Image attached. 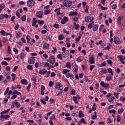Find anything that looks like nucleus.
<instances>
[{
	"mask_svg": "<svg viewBox=\"0 0 125 125\" xmlns=\"http://www.w3.org/2000/svg\"><path fill=\"white\" fill-rule=\"evenodd\" d=\"M26 39L27 40V42H30V41H31V37H30L29 35H27L26 37Z\"/></svg>",
	"mask_w": 125,
	"mask_h": 125,
	"instance_id": "44",
	"label": "nucleus"
},
{
	"mask_svg": "<svg viewBox=\"0 0 125 125\" xmlns=\"http://www.w3.org/2000/svg\"><path fill=\"white\" fill-rule=\"evenodd\" d=\"M81 39H82V37H81V36H79L78 38H77L75 40L76 42H80V41L81 40Z\"/></svg>",
	"mask_w": 125,
	"mask_h": 125,
	"instance_id": "53",
	"label": "nucleus"
},
{
	"mask_svg": "<svg viewBox=\"0 0 125 125\" xmlns=\"http://www.w3.org/2000/svg\"><path fill=\"white\" fill-rule=\"evenodd\" d=\"M61 86H62V84L60 82L57 83L55 85L56 88H60Z\"/></svg>",
	"mask_w": 125,
	"mask_h": 125,
	"instance_id": "15",
	"label": "nucleus"
},
{
	"mask_svg": "<svg viewBox=\"0 0 125 125\" xmlns=\"http://www.w3.org/2000/svg\"><path fill=\"white\" fill-rule=\"evenodd\" d=\"M65 67L66 68H67L68 69H70L71 68V63H70V62L66 63Z\"/></svg>",
	"mask_w": 125,
	"mask_h": 125,
	"instance_id": "33",
	"label": "nucleus"
},
{
	"mask_svg": "<svg viewBox=\"0 0 125 125\" xmlns=\"http://www.w3.org/2000/svg\"><path fill=\"white\" fill-rule=\"evenodd\" d=\"M100 84H101V85H102V86L103 87H104V88L108 87L110 86V84L105 83L103 81H102L101 82Z\"/></svg>",
	"mask_w": 125,
	"mask_h": 125,
	"instance_id": "7",
	"label": "nucleus"
},
{
	"mask_svg": "<svg viewBox=\"0 0 125 125\" xmlns=\"http://www.w3.org/2000/svg\"><path fill=\"white\" fill-rule=\"evenodd\" d=\"M54 28H55V29H59V24L57 23H55V24L53 25Z\"/></svg>",
	"mask_w": 125,
	"mask_h": 125,
	"instance_id": "48",
	"label": "nucleus"
},
{
	"mask_svg": "<svg viewBox=\"0 0 125 125\" xmlns=\"http://www.w3.org/2000/svg\"><path fill=\"white\" fill-rule=\"evenodd\" d=\"M92 20H93V19H92V18H91V17L88 16L85 17V21L86 22L89 23V22H91Z\"/></svg>",
	"mask_w": 125,
	"mask_h": 125,
	"instance_id": "10",
	"label": "nucleus"
},
{
	"mask_svg": "<svg viewBox=\"0 0 125 125\" xmlns=\"http://www.w3.org/2000/svg\"><path fill=\"white\" fill-rule=\"evenodd\" d=\"M22 35H23V33H22V32H21V31H19L18 33H16V38H19L21 37Z\"/></svg>",
	"mask_w": 125,
	"mask_h": 125,
	"instance_id": "25",
	"label": "nucleus"
},
{
	"mask_svg": "<svg viewBox=\"0 0 125 125\" xmlns=\"http://www.w3.org/2000/svg\"><path fill=\"white\" fill-rule=\"evenodd\" d=\"M35 61H36V60L34 57H30L28 59V62L30 64H35Z\"/></svg>",
	"mask_w": 125,
	"mask_h": 125,
	"instance_id": "3",
	"label": "nucleus"
},
{
	"mask_svg": "<svg viewBox=\"0 0 125 125\" xmlns=\"http://www.w3.org/2000/svg\"><path fill=\"white\" fill-rule=\"evenodd\" d=\"M116 119H117V122L118 123H120V122H121V116L119 115L117 116Z\"/></svg>",
	"mask_w": 125,
	"mask_h": 125,
	"instance_id": "45",
	"label": "nucleus"
},
{
	"mask_svg": "<svg viewBox=\"0 0 125 125\" xmlns=\"http://www.w3.org/2000/svg\"><path fill=\"white\" fill-rule=\"evenodd\" d=\"M57 58H58V59H60L61 60H63V58H62V56L61 54H58L57 55Z\"/></svg>",
	"mask_w": 125,
	"mask_h": 125,
	"instance_id": "55",
	"label": "nucleus"
},
{
	"mask_svg": "<svg viewBox=\"0 0 125 125\" xmlns=\"http://www.w3.org/2000/svg\"><path fill=\"white\" fill-rule=\"evenodd\" d=\"M34 5H35V1L34 0H29L27 1V6H29V7H32L34 6Z\"/></svg>",
	"mask_w": 125,
	"mask_h": 125,
	"instance_id": "2",
	"label": "nucleus"
},
{
	"mask_svg": "<svg viewBox=\"0 0 125 125\" xmlns=\"http://www.w3.org/2000/svg\"><path fill=\"white\" fill-rule=\"evenodd\" d=\"M0 7L1 8V9H3L5 8V5L3 4H0Z\"/></svg>",
	"mask_w": 125,
	"mask_h": 125,
	"instance_id": "60",
	"label": "nucleus"
},
{
	"mask_svg": "<svg viewBox=\"0 0 125 125\" xmlns=\"http://www.w3.org/2000/svg\"><path fill=\"white\" fill-rule=\"evenodd\" d=\"M76 93V91L75 90V89H73L70 93V94H71V95H75V94Z\"/></svg>",
	"mask_w": 125,
	"mask_h": 125,
	"instance_id": "46",
	"label": "nucleus"
},
{
	"mask_svg": "<svg viewBox=\"0 0 125 125\" xmlns=\"http://www.w3.org/2000/svg\"><path fill=\"white\" fill-rule=\"evenodd\" d=\"M24 56H25V54L23 52H21L20 54L21 59H24Z\"/></svg>",
	"mask_w": 125,
	"mask_h": 125,
	"instance_id": "49",
	"label": "nucleus"
},
{
	"mask_svg": "<svg viewBox=\"0 0 125 125\" xmlns=\"http://www.w3.org/2000/svg\"><path fill=\"white\" fill-rule=\"evenodd\" d=\"M109 113H110V114H116V113H117V111L115 109H111L109 110Z\"/></svg>",
	"mask_w": 125,
	"mask_h": 125,
	"instance_id": "36",
	"label": "nucleus"
},
{
	"mask_svg": "<svg viewBox=\"0 0 125 125\" xmlns=\"http://www.w3.org/2000/svg\"><path fill=\"white\" fill-rule=\"evenodd\" d=\"M12 78V82H14V81H15V78H16V74H14V73H12L11 75Z\"/></svg>",
	"mask_w": 125,
	"mask_h": 125,
	"instance_id": "35",
	"label": "nucleus"
},
{
	"mask_svg": "<svg viewBox=\"0 0 125 125\" xmlns=\"http://www.w3.org/2000/svg\"><path fill=\"white\" fill-rule=\"evenodd\" d=\"M111 8H112V9H116V8H117V5L113 4V5L111 6Z\"/></svg>",
	"mask_w": 125,
	"mask_h": 125,
	"instance_id": "63",
	"label": "nucleus"
},
{
	"mask_svg": "<svg viewBox=\"0 0 125 125\" xmlns=\"http://www.w3.org/2000/svg\"><path fill=\"white\" fill-rule=\"evenodd\" d=\"M69 21V19L66 16H64L62 20L61 23L62 24V25H64V24H66L67 22Z\"/></svg>",
	"mask_w": 125,
	"mask_h": 125,
	"instance_id": "4",
	"label": "nucleus"
},
{
	"mask_svg": "<svg viewBox=\"0 0 125 125\" xmlns=\"http://www.w3.org/2000/svg\"><path fill=\"white\" fill-rule=\"evenodd\" d=\"M49 61H50V63H51V64H54V63H55V58H54V56H50L49 58Z\"/></svg>",
	"mask_w": 125,
	"mask_h": 125,
	"instance_id": "8",
	"label": "nucleus"
},
{
	"mask_svg": "<svg viewBox=\"0 0 125 125\" xmlns=\"http://www.w3.org/2000/svg\"><path fill=\"white\" fill-rule=\"evenodd\" d=\"M95 59L94 57H91L89 58L90 64H94L95 63Z\"/></svg>",
	"mask_w": 125,
	"mask_h": 125,
	"instance_id": "12",
	"label": "nucleus"
},
{
	"mask_svg": "<svg viewBox=\"0 0 125 125\" xmlns=\"http://www.w3.org/2000/svg\"><path fill=\"white\" fill-rule=\"evenodd\" d=\"M106 62H107V63H108V64L109 65H111V64H112V60H107L106 61Z\"/></svg>",
	"mask_w": 125,
	"mask_h": 125,
	"instance_id": "62",
	"label": "nucleus"
},
{
	"mask_svg": "<svg viewBox=\"0 0 125 125\" xmlns=\"http://www.w3.org/2000/svg\"><path fill=\"white\" fill-rule=\"evenodd\" d=\"M42 14H43V11H40L36 13V16L38 18H42Z\"/></svg>",
	"mask_w": 125,
	"mask_h": 125,
	"instance_id": "6",
	"label": "nucleus"
},
{
	"mask_svg": "<svg viewBox=\"0 0 125 125\" xmlns=\"http://www.w3.org/2000/svg\"><path fill=\"white\" fill-rule=\"evenodd\" d=\"M78 116L79 117V118H83V117H84V114L83 113V111H79Z\"/></svg>",
	"mask_w": 125,
	"mask_h": 125,
	"instance_id": "19",
	"label": "nucleus"
},
{
	"mask_svg": "<svg viewBox=\"0 0 125 125\" xmlns=\"http://www.w3.org/2000/svg\"><path fill=\"white\" fill-rule=\"evenodd\" d=\"M94 41L93 40H91L90 41V42L89 43V45H90V47L91 48H92V47L93 46V45H94Z\"/></svg>",
	"mask_w": 125,
	"mask_h": 125,
	"instance_id": "38",
	"label": "nucleus"
},
{
	"mask_svg": "<svg viewBox=\"0 0 125 125\" xmlns=\"http://www.w3.org/2000/svg\"><path fill=\"white\" fill-rule=\"evenodd\" d=\"M49 47V44L47 43H44L43 45V48H44L45 49H47Z\"/></svg>",
	"mask_w": 125,
	"mask_h": 125,
	"instance_id": "22",
	"label": "nucleus"
},
{
	"mask_svg": "<svg viewBox=\"0 0 125 125\" xmlns=\"http://www.w3.org/2000/svg\"><path fill=\"white\" fill-rule=\"evenodd\" d=\"M124 18V16L122 15L120 16L118 19H117V24L119 25V26H121V21H122V19Z\"/></svg>",
	"mask_w": 125,
	"mask_h": 125,
	"instance_id": "11",
	"label": "nucleus"
},
{
	"mask_svg": "<svg viewBox=\"0 0 125 125\" xmlns=\"http://www.w3.org/2000/svg\"><path fill=\"white\" fill-rule=\"evenodd\" d=\"M97 30H98V25L95 24L93 28V31L96 32Z\"/></svg>",
	"mask_w": 125,
	"mask_h": 125,
	"instance_id": "27",
	"label": "nucleus"
},
{
	"mask_svg": "<svg viewBox=\"0 0 125 125\" xmlns=\"http://www.w3.org/2000/svg\"><path fill=\"white\" fill-rule=\"evenodd\" d=\"M62 56L64 57V58H66L69 56V53H67V51L66 52H62Z\"/></svg>",
	"mask_w": 125,
	"mask_h": 125,
	"instance_id": "16",
	"label": "nucleus"
},
{
	"mask_svg": "<svg viewBox=\"0 0 125 125\" xmlns=\"http://www.w3.org/2000/svg\"><path fill=\"white\" fill-rule=\"evenodd\" d=\"M32 85V84L31 83H29L28 84V86L27 87L26 89L28 90V91H30V88H31V86Z\"/></svg>",
	"mask_w": 125,
	"mask_h": 125,
	"instance_id": "52",
	"label": "nucleus"
},
{
	"mask_svg": "<svg viewBox=\"0 0 125 125\" xmlns=\"http://www.w3.org/2000/svg\"><path fill=\"white\" fill-rule=\"evenodd\" d=\"M43 66H46L47 67H49L50 65H49V63H48V62H46L43 64Z\"/></svg>",
	"mask_w": 125,
	"mask_h": 125,
	"instance_id": "61",
	"label": "nucleus"
},
{
	"mask_svg": "<svg viewBox=\"0 0 125 125\" xmlns=\"http://www.w3.org/2000/svg\"><path fill=\"white\" fill-rule=\"evenodd\" d=\"M12 104H15L17 108H20V107L21 106V104H20V103H18V102H13Z\"/></svg>",
	"mask_w": 125,
	"mask_h": 125,
	"instance_id": "17",
	"label": "nucleus"
},
{
	"mask_svg": "<svg viewBox=\"0 0 125 125\" xmlns=\"http://www.w3.org/2000/svg\"><path fill=\"white\" fill-rule=\"evenodd\" d=\"M73 71L75 73H78V65H76L74 68Z\"/></svg>",
	"mask_w": 125,
	"mask_h": 125,
	"instance_id": "43",
	"label": "nucleus"
},
{
	"mask_svg": "<svg viewBox=\"0 0 125 125\" xmlns=\"http://www.w3.org/2000/svg\"><path fill=\"white\" fill-rule=\"evenodd\" d=\"M93 26H94V21H92L88 24V28L92 29V27H93Z\"/></svg>",
	"mask_w": 125,
	"mask_h": 125,
	"instance_id": "20",
	"label": "nucleus"
},
{
	"mask_svg": "<svg viewBox=\"0 0 125 125\" xmlns=\"http://www.w3.org/2000/svg\"><path fill=\"white\" fill-rule=\"evenodd\" d=\"M26 15H23L21 18V19L22 21H26Z\"/></svg>",
	"mask_w": 125,
	"mask_h": 125,
	"instance_id": "51",
	"label": "nucleus"
},
{
	"mask_svg": "<svg viewBox=\"0 0 125 125\" xmlns=\"http://www.w3.org/2000/svg\"><path fill=\"white\" fill-rule=\"evenodd\" d=\"M9 111H10V108H9L8 109H7L6 110H4L3 111L1 112L0 113V114L1 115H3L4 114H7V113H8V112H9Z\"/></svg>",
	"mask_w": 125,
	"mask_h": 125,
	"instance_id": "28",
	"label": "nucleus"
},
{
	"mask_svg": "<svg viewBox=\"0 0 125 125\" xmlns=\"http://www.w3.org/2000/svg\"><path fill=\"white\" fill-rule=\"evenodd\" d=\"M58 40L59 41H63L64 40V37L62 35H60L58 36Z\"/></svg>",
	"mask_w": 125,
	"mask_h": 125,
	"instance_id": "32",
	"label": "nucleus"
},
{
	"mask_svg": "<svg viewBox=\"0 0 125 125\" xmlns=\"http://www.w3.org/2000/svg\"><path fill=\"white\" fill-rule=\"evenodd\" d=\"M119 94H120V93H114V95H115L116 98H117V99H118V98H119Z\"/></svg>",
	"mask_w": 125,
	"mask_h": 125,
	"instance_id": "56",
	"label": "nucleus"
},
{
	"mask_svg": "<svg viewBox=\"0 0 125 125\" xmlns=\"http://www.w3.org/2000/svg\"><path fill=\"white\" fill-rule=\"evenodd\" d=\"M13 94H16V95H19L21 94V92H18V91H17V90H15L13 92Z\"/></svg>",
	"mask_w": 125,
	"mask_h": 125,
	"instance_id": "40",
	"label": "nucleus"
},
{
	"mask_svg": "<svg viewBox=\"0 0 125 125\" xmlns=\"http://www.w3.org/2000/svg\"><path fill=\"white\" fill-rule=\"evenodd\" d=\"M114 41L116 44H120L121 42H122L120 41V38L118 37L114 38Z\"/></svg>",
	"mask_w": 125,
	"mask_h": 125,
	"instance_id": "5",
	"label": "nucleus"
},
{
	"mask_svg": "<svg viewBox=\"0 0 125 125\" xmlns=\"http://www.w3.org/2000/svg\"><path fill=\"white\" fill-rule=\"evenodd\" d=\"M108 71V73H109V74H111V76H114V73H113V70L112 69V68H108L107 69Z\"/></svg>",
	"mask_w": 125,
	"mask_h": 125,
	"instance_id": "31",
	"label": "nucleus"
},
{
	"mask_svg": "<svg viewBox=\"0 0 125 125\" xmlns=\"http://www.w3.org/2000/svg\"><path fill=\"white\" fill-rule=\"evenodd\" d=\"M91 119L92 120H95V119H97V113L96 111L94 112V115H92Z\"/></svg>",
	"mask_w": 125,
	"mask_h": 125,
	"instance_id": "23",
	"label": "nucleus"
},
{
	"mask_svg": "<svg viewBox=\"0 0 125 125\" xmlns=\"http://www.w3.org/2000/svg\"><path fill=\"white\" fill-rule=\"evenodd\" d=\"M112 80V76L108 75L107 77L106 78V80L107 82H110Z\"/></svg>",
	"mask_w": 125,
	"mask_h": 125,
	"instance_id": "34",
	"label": "nucleus"
},
{
	"mask_svg": "<svg viewBox=\"0 0 125 125\" xmlns=\"http://www.w3.org/2000/svg\"><path fill=\"white\" fill-rule=\"evenodd\" d=\"M26 68L27 70H29V71H33V65H28Z\"/></svg>",
	"mask_w": 125,
	"mask_h": 125,
	"instance_id": "30",
	"label": "nucleus"
},
{
	"mask_svg": "<svg viewBox=\"0 0 125 125\" xmlns=\"http://www.w3.org/2000/svg\"><path fill=\"white\" fill-rule=\"evenodd\" d=\"M21 83L22 84H28V82L26 79H22Z\"/></svg>",
	"mask_w": 125,
	"mask_h": 125,
	"instance_id": "26",
	"label": "nucleus"
},
{
	"mask_svg": "<svg viewBox=\"0 0 125 125\" xmlns=\"http://www.w3.org/2000/svg\"><path fill=\"white\" fill-rule=\"evenodd\" d=\"M50 103L51 104H54L55 103V101L53 99H50Z\"/></svg>",
	"mask_w": 125,
	"mask_h": 125,
	"instance_id": "57",
	"label": "nucleus"
},
{
	"mask_svg": "<svg viewBox=\"0 0 125 125\" xmlns=\"http://www.w3.org/2000/svg\"><path fill=\"white\" fill-rule=\"evenodd\" d=\"M76 60L78 62H82L83 60V57H78L77 59Z\"/></svg>",
	"mask_w": 125,
	"mask_h": 125,
	"instance_id": "21",
	"label": "nucleus"
},
{
	"mask_svg": "<svg viewBox=\"0 0 125 125\" xmlns=\"http://www.w3.org/2000/svg\"><path fill=\"white\" fill-rule=\"evenodd\" d=\"M0 119H5V120H7V119H9L10 118V115L8 114H5L3 115V114H1L0 116Z\"/></svg>",
	"mask_w": 125,
	"mask_h": 125,
	"instance_id": "9",
	"label": "nucleus"
},
{
	"mask_svg": "<svg viewBox=\"0 0 125 125\" xmlns=\"http://www.w3.org/2000/svg\"><path fill=\"white\" fill-rule=\"evenodd\" d=\"M101 73H102L104 75V74H107V69L105 68H101Z\"/></svg>",
	"mask_w": 125,
	"mask_h": 125,
	"instance_id": "29",
	"label": "nucleus"
},
{
	"mask_svg": "<svg viewBox=\"0 0 125 125\" xmlns=\"http://www.w3.org/2000/svg\"><path fill=\"white\" fill-rule=\"evenodd\" d=\"M124 108L121 107L120 109H118V112L119 114H121V113H124Z\"/></svg>",
	"mask_w": 125,
	"mask_h": 125,
	"instance_id": "39",
	"label": "nucleus"
},
{
	"mask_svg": "<svg viewBox=\"0 0 125 125\" xmlns=\"http://www.w3.org/2000/svg\"><path fill=\"white\" fill-rule=\"evenodd\" d=\"M50 120H51L52 121L53 120H55V121H56V118H55V115L53 114L50 118Z\"/></svg>",
	"mask_w": 125,
	"mask_h": 125,
	"instance_id": "37",
	"label": "nucleus"
},
{
	"mask_svg": "<svg viewBox=\"0 0 125 125\" xmlns=\"http://www.w3.org/2000/svg\"><path fill=\"white\" fill-rule=\"evenodd\" d=\"M1 64L4 65L5 66H8V63H7V62H6V61H3L1 62Z\"/></svg>",
	"mask_w": 125,
	"mask_h": 125,
	"instance_id": "50",
	"label": "nucleus"
},
{
	"mask_svg": "<svg viewBox=\"0 0 125 125\" xmlns=\"http://www.w3.org/2000/svg\"><path fill=\"white\" fill-rule=\"evenodd\" d=\"M106 66V62H104L102 63L99 64V67H105Z\"/></svg>",
	"mask_w": 125,
	"mask_h": 125,
	"instance_id": "41",
	"label": "nucleus"
},
{
	"mask_svg": "<svg viewBox=\"0 0 125 125\" xmlns=\"http://www.w3.org/2000/svg\"><path fill=\"white\" fill-rule=\"evenodd\" d=\"M70 70H69V69H63V71H62V74L63 75H66V74H67V73H70Z\"/></svg>",
	"mask_w": 125,
	"mask_h": 125,
	"instance_id": "24",
	"label": "nucleus"
},
{
	"mask_svg": "<svg viewBox=\"0 0 125 125\" xmlns=\"http://www.w3.org/2000/svg\"><path fill=\"white\" fill-rule=\"evenodd\" d=\"M120 101H122V102H124V101H125V97L122 96L120 98Z\"/></svg>",
	"mask_w": 125,
	"mask_h": 125,
	"instance_id": "54",
	"label": "nucleus"
},
{
	"mask_svg": "<svg viewBox=\"0 0 125 125\" xmlns=\"http://www.w3.org/2000/svg\"><path fill=\"white\" fill-rule=\"evenodd\" d=\"M44 21H43L39 20L38 21V23H39L40 25H42V24H44Z\"/></svg>",
	"mask_w": 125,
	"mask_h": 125,
	"instance_id": "58",
	"label": "nucleus"
},
{
	"mask_svg": "<svg viewBox=\"0 0 125 125\" xmlns=\"http://www.w3.org/2000/svg\"><path fill=\"white\" fill-rule=\"evenodd\" d=\"M0 33L1 36H8V35H10V36H11V34H10V33H6L5 32V31H4V30H1L0 32Z\"/></svg>",
	"mask_w": 125,
	"mask_h": 125,
	"instance_id": "13",
	"label": "nucleus"
},
{
	"mask_svg": "<svg viewBox=\"0 0 125 125\" xmlns=\"http://www.w3.org/2000/svg\"><path fill=\"white\" fill-rule=\"evenodd\" d=\"M93 68H95V65H90V71H92V70H93Z\"/></svg>",
	"mask_w": 125,
	"mask_h": 125,
	"instance_id": "59",
	"label": "nucleus"
},
{
	"mask_svg": "<svg viewBox=\"0 0 125 125\" xmlns=\"http://www.w3.org/2000/svg\"><path fill=\"white\" fill-rule=\"evenodd\" d=\"M78 15V12H70L69 13L70 16H77Z\"/></svg>",
	"mask_w": 125,
	"mask_h": 125,
	"instance_id": "18",
	"label": "nucleus"
},
{
	"mask_svg": "<svg viewBox=\"0 0 125 125\" xmlns=\"http://www.w3.org/2000/svg\"><path fill=\"white\" fill-rule=\"evenodd\" d=\"M65 77L68 78H70L71 80H74V75L71 73L66 74Z\"/></svg>",
	"mask_w": 125,
	"mask_h": 125,
	"instance_id": "14",
	"label": "nucleus"
},
{
	"mask_svg": "<svg viewBox=\"0 0 125 125\" xmlns=\"http://www.w3.org/2000/svg\"><path fill=\"white\" fill-rule=\"evenodd\" d=\"M115 99V97H111L108 98V102H112Z\"/></svg>",
	"mask_w": 125,
	"mask_h": 125,
	"instance_id": "42",
	"label": "nucleus"
},
{
	"mask_svg": "<svg viewBox=\"0 0 125 125\" xmlns=\"http://www.w3.org/2000/svg\"><path fill=\"white\" fill-rule=\"evenodd\" d=\"M56 50H57V49H56V47H54L53 50L51 51L52 53H53V54L55 53V51H56Z\"/></svg>",
	"mask_w": 125,
	"mask_h": 125,
	"instance_id": "64",
	"label": "nucleus"
},
{
	"mask_svg": "<svg viewBox=\"0 0 125 125\" xmlns=\"http://www.w3.org/2000/svg\"><path fill=\"white\" fill-rule=\"evenodd\" d=\"M51 11H50V10H46L44 11V14H45V15H47V14H49V13H50Z\"/></svg>",
	"mask_w": 125,
	"mask_h": 125,
	"instance_id": "47",
	"label": "nucleus"
},
{
	"mask_svg": "<svg viewBox=\"0 0 125 125\" xmlns=\"http://www.w3.org/2000/svg\"><path fill=\"white\" fill-rule=\"evenodd\" d=\"M72 3V1H70V0H64L63 1V5L65 7H70Z\"/></svg>",
	"mask_w": 125,
	"mask_h": 125,
	"instance_id": "1",
	"label": "nucleus"
}]
</instances>
